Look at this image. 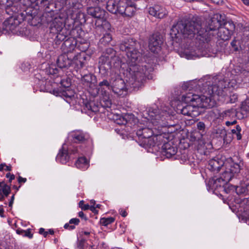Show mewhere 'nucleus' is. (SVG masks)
I'll use <instances>...</instances> for the list:
<instances>
[{
    "label": "nucleus",
    "mask_w": 249,
    "mask_h": 249,
    "mask_svg": "<svg viewBox=\"0 0 249 249\" xmlns=\"http://www.w3.org/2000/svg\"><path fill=\"white\" fill-rule=\"evenodd\" d=\"M72 64L74 65L78 69L84 67L85 65V56L84 53H79L72 56Z\"/></svg>",
    "instance_id": "aec40b11"
},
{
    "label": "nucleus",
    "mask_w": 249,
    "mask_h": 249,
    "mask_svg": "<svg viewBox=\"0 0 249 249\" xmlns=\"http://www.w3.org/2000/svg\"><path fill=\"white\" fill-rule=\"evenodd\" d=\"M79 155V152L77 148H69L67 150L65 149V144L62 146V148L59 150L56 160L57 161L63 164L66 163L70 159H74Z\"/></svg>",
    "instance_id": "0eeeda50"
},
{
    "label": "nucleus",
    "mask_w": 249,
    "mask_h": 249,
    "mask_svg": "<svg viewBox=\"0 0 249 249\" xmlns=\"http://www.w3.org/2000/svg\"><path fill=\"white\" fill-rule=\"evenodd\" d=\"M85 242V241L84 240L79 241L78 243V248L79 249H83Z\"/></svg>",
    "instance_id": "13d9d810"
},
{
    "label": "nucleus",
    "mask_w": 249,
    "mask_h": 249,
    "mask_svg": "<svg viewBox=\"0 0 249 249\" xmlns=\"http://www.w3.org/2000/svg\"><path fill=\"white\" fill-rule=\"evenodd\" d=\"M241 109L247 112H249V99H246L242 104Z\"/></svg>",
    "instance_id": "37998d69"
},
{
    "label": "nucleus",
    "mask_w": 249,
    "mask_h": 249,
    "mask_svg": "<svg viewBox=\"0 0 249 249\" xmlns=\"http://www.w3.org/2000/svg\"><path fill=\"white\" fill-rule=\"evenodd\" d=\"M115 132L119 135H120V136L122 137V139L124 138V128L123 127H118L115 129Z\"/></svg>",
    "instance_id": "49530a36"
},
{
    "label": "nucleus",
    "mask_w": 249,
    "mask_h": 249,
    "mask_svg": "<svg viewBox=\"0 0 249 249\" xmlns=\"http://www.w3.org/2000/svg\"><path fill=\"white\" fill-rule=\"evenodd\" d=\"M138 44L136 40L129 37L125 41V53L127 62L129 65V71L126 74V84L132 88H139L146 78L149 79V74L153 71V68L146 65V62L139 63L142 59V54L136 49Z\"/></svg>",
    "instance_id": "7ed1b4c3"
},
{
    "label": "nucleus",
    "mask_w": 249,
    "mask_h": 249,
    "mask_svg": "<svg viewBox=\"0 0 249 249\" xmlns=\"http://www.w3.org/2000/svg\"><path fill=\"white\" fill-rule=\"evenodd\" d=\"M69 223H66L64 225V228L65 229H68L69 230H72L75 229V227L74 225H70Z\"/></svg>",
    "instance_id": "6e6d98bb"
},
{
    "label": "nucleus",
    "mask_w": 249,
    "mask_h": 249,
    "mask_svg": "<svg viewBox=\"0 0 249 249\" xmlns=\"http://www.w3.org/2000/svg\"><path fill=\"white\" fill-rule=\"evenodd\" d=\"M162 42V38L159 35L153 34L149 38L148 45L149 50L154 53H158L160 49Z\"/></svg>",
    "instance_id": "9d476101"
},
{
    "label": "nucleus",
    "mask_w": 249,
    "mask_h": 249,
    "mask_svg": "<svg viewBox=\"0 0 249 249\" xmlns=\"http://www.w3.org/2000/svg\"><path fill=\"white\" fill-rule=\"evenodd\" d=\"M234 175L229 169H227L221 175L220 177L223 180L225 183L230 181L231 178L234 177Z\"/></svg>",
    "instance_id": "7c9ffc66"
},
{
    "label": "nucleus",
    "mask_w": 249,
    "mask_h": 249,
    "mask_svg": "<svg viewBox=\"0 0 249 249\" xmlns=\"http://www.w3.org/2000/svg\"><path fill=\"white\" fill-rule=\"evenodd\" d=\"M62 95L67 102H68V99H71L74 96V92L70 89H67L63 91Z\"/></svg>",
    "instance_id": "e433bc0d"
},
{
    "label": "nucleus",
    "mask_w": 249,
    "mask_h": 249,
    "mask_svg": "<svg viewBox=\"0 0 249 249\" xmlns=\"http://www.w3.org/2000/svg\"><path fill=\"white\" fill-rule=\"evenodd\" d=\"M136 134L139 140L143 139L144 144L148 143L151 145V143H150V141L152 140L155 143L153 146L155 145H159L161 142H162L164 140V136L161 134L155 136L151 138V137L153 134V131L151 129L148 127L142 128L139 129L137 131Z\"/></svg>",
    "instance_id": "39448f33"
},
{
    "label": "nucleus",
    "mask_w": 249,
    "mask_h": 249,
    "mask_svg": "<svg viewBox=\"0 0 249 249\" xmlns=\"http://www.w3.org/2000/svg\"><path fill=\"white\" fill-rule=\"evenodd\" d=\"M107 10L110 12L114 14L117 13L118 9L116 5V1L114 0H108L106 2Z\"/></svg>",
    "instance_id": "cd10ccee"
},
{
    "label": "nucleus",
    "mask_w": 249,
    "mask_h": 249,
    "mask_svg": "<svg viewBox=\"0 0 249 249\" xmlns=\"http://www.w3.org/2000/svg\"><path fill=\"white\" fill-rule=\"evenodd\" d=\"M33 3H36L37 5L45 6L49 4V1L48 0H34Z\"/></svg>",
    "instance_id": "c03bdc74"
},
{
    "label": "nucleus",
    "mask_w": 249,
    "mask_h": 249,
    "mask_svg": "<svg viewBox=\"0 0 249 249\" xmlns=\"http://www.w3.org/2000/svg\"><path fill=\"white\" fill-rule=\"evenodd\" d=\"M230 102L231 103H234L237 100L238 98V96L236 94L232 93L230 94Z\"/></svg>",
    "instance_id": "de8ad7c7"
},
{
    "label": "nucleus",
    "mask_w": 249,
    "mask_h": 249,
    "mask_svg": "<svg viewBox=\"0 0 249 249\" xmlns=\"http://www.w3.org/2000/svg\"><path fill=\"white\" fill-rule=\"evenodd\" d=\"M236 121L234 120L233 121H232V122H230V121H227L225 123L226 125L228 126L231 125H233V124H235L236 123Z\"/></svg>",
    "instance_id": "0e129e2a"
},
{
    "label": "nucleus",
    "mask_w": 249,
    "mask_h": 249,
    "mask_svg": "<svg viewBox=\"0 0 249 249\" xmlns=\"http://www.w3.org/2000/svg\"><path fill=\"white\" fill-rule=\"evenodd\" d=\"M241 131V128L239 125H236V128L231 130L232 133L236 135V138L238 140H240L242 138L241 134H240Z\"/></svg>",
    "instance_id": "ea45409f"
},
{
    "label": "nucleus",
    "mask_w": 249,
    "mask_h": 249,
    "mask_svg": "<svg viewBox=\"0 0 249 249\" xmlns=\"http://www.w3.org/2000/svg\"><path fill=\"white\" fill-rule=\"evenodd\" d=\"M117 63L119 64V60L118 57L116 56L115 51L112 48H108L99 58V67L100 69L108 70L113 66H117Z\"/></svg>",
    "instance_id": "20e7f679"
},
{
    "label": "nucleus",
    "mask_w": 249,
    "mask_h": 249,
    "mask_svg": "<svg viewBox=\"0 0 249 249\" xmlns=\"http://www.w3.org/2000/svg\"><path fill=\"white\" fill-rule=\"evenodd\" d=\"M122 119H123V121H122L121 119L116 120V124L119 125V127H123L122 125L123 124V121L124 120V117H123Z\"/></svg>",
    "instance_id": "052dcab7"
},
{
    "label": "nucleus",
    "mask_w": 249,
    "mask_h": 249,
    "mask_svg": "<svg viewBox=\"0 0 249 249\" xmlns=\"http://www.w3.org/2000/svg\"><path fill=\"white\" fill-rule=\"evenodd\" d=\"M39 233L42 234L44 237H46L48 234V232L45 231V229L42 228L39 229Z\"/></svg>",
    "instance_id": "5fc2aeb1"
},
{
    "label": "nucleus",
    "mask_w": 249,
    "mask_h": 249,
    "mask_svg": "<svg viewBox=\"0 0 249 249\" xmlns=\"http://www.w3.org/2000/svg\"><path fill=\"white\" fill-rule=\"evenodd\" d=\"M229 85L230 82L228 79L219 80L216 84L213 85L208 88L209 96L204 95L200 96L190 92L183 94L181 100L190 104L181 108H178L177 112L192 117L199 116L201 112L200 108H211L214 106V102L212 99V95L221 97L228 95L230 92Z\"/></svg>",
    "instance_id": "f03ea898"
},
{
    "label": "nucleus",
    "mask_w": 249,
    "mask_h": 249,
    "mask_svg": "<svg viewBox=\"0 0 249 249\" xmlns=\"http://www.w3.org/2000/svg\"><path fill=\"white\" fill-rule=\"evenodd\" d=\"M64 19L60 17L55 18L50 25V30L52 33L58 32L64 27Z\"/></svg>",
    "instance_id": "f3484780"
},
{
    "label": "nucleus",
    "mask_w": 249,
    "mask_h": 249,
    "mask_svg": "<svg viewBox=\"0 0 249 249\" xmlns=\"http://www.w3.org/2000/svg\"><path fill=\"white\" fill-rule=\"evenodd\" d=\"M205 127L204 123L202 122H199L197 124V128L199 130H204Z\"/></svg>",
    "instance_id": "603ef678"
},
{
    "label": "nucleus",
    "mask_w": 249,
    "mask_h": 249,
    "mask_svg": "<svg viewBox=\"0 0 249 249\" xmlns=\"http://www.w3.org/2000/svg\"><path fill=\"white\" fill-rule=\"evenodd\" d=\"M209 184L213 189H218L219 188L223 186L226 183L224 182L223 180L221 177L217 178H213L209 181Z\"/></svg>",
    "instance_id": "b1692460"
},
{
    "label": "nucleus",
    "mask_w": 249,
    "mask_h": 249,
    "mask_svg": "<svg viewBox=\"0 0 249 249\" xmlns=\"http://www.w3.org/2000/svg\"><path fill=\"white\" fill-rule=\"evenodd\" d=\"M136 122H137V119L133 114L125 113V124H127L132 125L135 124Z\"/></svg>",
    "instance_id": "72a5a7b5"
},
{
    "label": "nucleus",
    "mask_w": 249,
    "mask_h": 249,
    "mask_svg": "<svg viewBox=\"0 0 249 249\" xmlns=\"http://www.w3.org/2000/svg\"><path fill=\"white\" fill-rule=\"evenodd\" d=\"M0 192H2L5 196H7L11 192V188L4 182H0Z\"/></svg>",
    "instance_id": "2f4dec72"
},
{
    "label": "nucleus",
    "mask_w": 249,
    "mask_h": 249,
    "mask_svg": "<svg viewBox=\"0 0 249 249\" xmlns=\"http://www.w3.org/2000/svg\"><path fill=\"white\" fill-rule=\"evenodd\" d=\"M228 188L230 190L235 191L238 195H249V183L240 186L231 185Z\"/></svg>",
    "instance_id": "6ab92c4d"
},
{
    "label": "nucleus",
    "mask_w": 249,
    "mask_h": 249,
    "mask_svg": "<svg viewBox=\"0 0 249 249\" xmlns=\"http://www.w3.org/2000/svg\"><path fill=\"white\" fill-rule=\"evenodd\" d=\"M99 86L101 87L103 86H105L109 89L110 87V83L107 80H104L103 81L99 83Z\"/></svg>",
    "instance_id": "09e8293b"
},
{
    "label": "nucleus",
    "mask_w": 249,
    "mask_h": 249,
    "mask_svg": "<svg viewBox=\"0 0 249 249\" xmlns=\"http://www.w3.org/2000/svg\"><path fill=\"white\" fill-rule=\"evenodd\" d=\"M243 165V163L241 161H240L239 163L233 162L231 164L230 168H229V169L234 175L240 172Z\"/></svg>",
    "instance_id": "c756f323"
},
{
    "label": "nucleus",
    "mask_w": 249,
    "mask_h": 249,
    "mask_svg": "<svg viewBox=\"0 0 249 249\" xmlns=\"http://www.w3.org/2000/svg\"><path fill=\"white\" fill-rule=\"evenodd\" d=\"M220 17L218 14L214 15L206 28L198 18H193L188 21H179L172 26L170 34L172 38L182 36L184 38H194L200 43H208L213 36L210 31L219 30L221 27V22L218 19Z\"/></svg>",
    "instance_id": "f257e3e1"
},
{
    "label": "nucleus",
    "mask_w": 249,
    "mask_h": 249,
    "mask_svg": "<svg viewBox=\"0 0 249 249\" xmlns=\"http://www.w3.org/2000/svg\"><path fill=\"white\" fill-rule=\"evenodd\" d=\"M185 54L186 55V58L187 59H194L197 57H198V55H196L195 53H188L187 51L185 52Z\"/></svg>",
    "instance_id": "3c124183"
},
{
    "label": "nucleus",
    "mask_w": 249,
    "mask_h": 249,
    "mask_svg": "<svg viewBox=\"0 0 249 249\" xmlns=\"http://www.w3.org/2000/svg\"><path fill=\"white\" fill-rule=\"evenodd\" d=\"M87 13L91 17L97 18H104L105 11L99 7H89L87 8Z\"/></svg>",
    "instance_id": "a211bd4d"
},
{
    "label": "nucleus",
    "mask_w": 249,
    "mask_h": 249,
    "mask_svg": "<svg viewBox=\"0 0 249 249\" xmlns=\"http://www.w3.org/2000/svg\"><path fill=\"white\" fill-rule=\"evenodd\" d=\"M241 42L239 37H235L231 43V49L234 52L240 50L241 49Z\"/></svg>",
    "instance_id": "c85d7f7f"
},
{
    "label": "nucleus",
    "mask_w": 249,
    "mask_h": 249,
    "mask_svg": "<svg viewBox=\"0 0 249 249\" xmlns=\"http://www.w3.org/2000/svg\"><path fill=\"white\" fill-rule=\"evenodd\" d=\"M75 165L77 168L86 170L89 166V162L85 157H80L76 161Z\"/></svg>",
    "instance_id": "393cba45"
},
{
    "label": "nucleus",
    "mask_w": 249,
    "mask_h": 249,
    "mask_svg": "<svg viewBox=\"0 0 249 249\" xmlns=\"http://www.w3.org/2000/svg\"><path fill=\"white\" fill-rule=\"evenodd\" d=\"M105 105H104L105 107H109L111 106V102L109 100H107L105 101Z\"/></svg>",
    "instance_id": "338daca9"
},
{
    "label": "nucleus",
    "mask_w": 249,
    "mask_h": 249,
    "mask_svg": "<svg viewBox=\"0 0 249 249\" xmlns=\"http://www.w3.org/2000/svg\"><path fill=\"white\" fill-rule=\"evenodd\" d=\"M19 24V22L17 19L13 17H10L3 23V30L6 32H12Z\"/></svg>",
    "instance_id": "dca6fc26"
},
{
    "label": "nucleus",
    "mask_w": 249,
    "mask_h": 249,
    "mask_svg": "<svg viewBox=\"0 0 249 249\" xmlns=\"http://www.w3.org/2000/svg\"><path fill=\"white\" fill-rule=\"evenodd\" d=\"M136 10L135 6V4L131 2H126L125 3V17H132Z\"/></svg>",
    "instance_id": "a878e982"
},
{
    "label": "nucleus",
    "mask_w": 249,
    "mask_h": 249,
    "mask_svg": "<svg viewBox=\"0 0 249 249\" xmlns=\"http://www.w3.org/2000/svg\"><path fill=\"white\" fill-rule=\"evenodd\" d=\"M61 85L65 88H68L70 86V83L66 82H65L64 80H61Z\"/></svg>",
    "instance_id": "680f3d73"
},
{
    "label": "nucleus",
    "mask_w": 249,
    "mask_h": 249,
    "mask_svg": "<svg viewBox=\"0 0 249 249\" xmlns=\"http://www.w3.org/2000/svg\"><path fill=\"white\" fill-rule=\"evenodd\" d=\"M234 29L235 25L233 24L226 23L224 26L219 29L217 36L221 40H227L231 37Z\"/></svg>",
    "instance_id": "6e6552de"
},
{
    "label": "nucleus",
    "mask_w": 249,
    "mask_h": 249,
    "mask_svg": "<svg viewBox=\"0 0 249 249\" xmlns=\"http://www.w3.org/2000/svg\"><path fill=\"white\" fill-rule=\"evenodd\" d=\"M239 211L242 213L245 216H249V197L241 201Z\"/></svg>",
    "instance_id": "5701e85b"
},
{
    "label": "nucleus",
    "mask_w": 249,
    "mask_h": 249,
    "mask_svg": "<svg viewBox=\"0 0 249 249\" xmlns=\"http://www.w3.org/2000/svg\"><path fill=\"white\" fill-rule=\"evenodd\" d=\"M72 64V56L66 53L59 55L57 59V65L60 68L67 67Z\"/></svg>",
    "instance_id": "4468645a"
},
{
    "label": "nucleus",
    "mask_w": 249,
    "mask_h": 249,
    "mask_svg": "<svg viewBox=\"0 0 249 249\" xmlns=\"http://www.w3.org/2000/svg\"><path fill=\"white\" fill-rule=\"evenodd\" d=\"M71 136L74 142H84L89 139L88 135L81 131H74Z\"/></svg>",
    "instance_id": "412c9836"
},
{
    "label": "nucleus",
    "mask_w": 249,
    "mask_h": 249,
    "mask_svg": "<svg viewBox=\"0 0 249 249\" xmlns=\"http://www.w3.org/2000/svg\"><path fill=\"white\" fill-rule=\"evenodd\" d=\"M120 73L123 75H118L113 82V91L118 95H121L124 89V81L123 77L124 76V71L123 69L120 71Z\"/></svg>",
    "instance_id": "9b49d317"
},
{
    "label": "nucleus",
    "mask_w": 249,
    "mask_h": 249,
    "mask_svg": "<svg viewBox=\"0 0 249 249\" xmlns=\"http://www.w3.org/2000/svg\"><path fill=\"white\" fill-rule=\"evenodd\" d=\"M224 164V162L222 160L215 157L209 160L208 168L213 172H218Z\"/></svg>",
    "instance_id": "2eb2a0df"
},
{
    "label": "nucleus",
    "mask_w": 249,
    "mask_h": 249,
    "mask_svg": "<svg viewBox=\"0 0 249 249\" xmlns=\"http://www.w3.org/2000/svg\"><path fill=\"white\" fill-rule=\"evenodd\" d=\"M58 72V69L54 65H51L46 69V72L48 74L53 75L56 74Z\"/></svg>",
    "instance_id": "58836bf2"
},
{
    "label": "nucleus",
    "mask_w": 249,
    "mask_h": 249,
    "mask_svg": "<svg viewBox=\"0 0 249 249\" xmlns=\"http://www.w3.org/2000/svg\"><path fill=\"white\" fill-rule=\"evenodd\" d=\"M234 114L233 109H230L225 110L219 113L218 118L219 119H228Z\"/></svg>",
    "instance_id": "f704fd0d"
},
{
    "label": "nucleus",
    "mask_w": 249,
    "mask_h": 249,
    "mask_svg": "<svg viewBox=\"0 0 249 249\" xmlns=\"http://www.w3.org/2000/svg\"><path fill=\"white\" fill-rule=\"evenodd\" d=\"M82 81L84 83H89L92 81V75L90 74H85L82 77Z\"/></svg>",
    "instance_id": "79ce46f5"
},
{
    "label": "nucleus",
    "mask_w": 249,
    "mask_h": 249,
    "mask_svg": "<svg viewBox=\"0 0 249 249\" xmlns=\"http://www.w3.org/2000/svg\"><path fill=\"white\" fill-rule=\"evenodd\" d=\"M79 205L80 207L83 210H87L89 208V205L88 204H84L83 200L79 202Z\"/></svg>",
    "instance_id": "8fccbe9b"
},
{
    "label": "nucleus",
    "mask_w": 249,
    "mask_h": 249,
    "mask_svg": "<svg viewBox=\"0 0 249 249\" xmlns=\"http://www.w3.org/2000/svg\"><path fill=\"white\" fill-rule=\"evenodd\" d=\"M78 216L81 217V218H84V219H86V217L85 215V214L82 211L81 212H79L78 213Z\"/></svg>",
    "instance_id": "774afa93"
},
{
    "label": "nucleus",
    "mask_w": 249,
    "mask_h": 249,
    "mask_svg": "<svg viewBox=\"0 0 249 249\" xmlns=\"http://www.w3.org/2000/svg\"><path fill=\"white\" fill-rule=\"evenodd\" d=\"M80 222V220L78 218H72L69 221V224H74L75 225H78Z\"/></svg>",
    "instance_id": "4d7b16f0"
},
{
    "label": "nucleus",
    "mask_w": 249,
    "mask_h": 249,
    "mask_svg": "<svg viewBox=\"0 0 249 249\" xmlns=\"http://www.w3.org/2000/svg\"><path fill=\"white\" fill-rule=\"evenodd\" d=\"M27 179L26 178H23L20 176H19L18 178V181L19 183H25Z\"/></svg>",
    "instance_id": "69168bd1"
},
{
    "label": "nucleus",
    "mask_w": 249,
    "mask_h": 249,
    "mask_svg": "<svg viewBox=\"0 0 249 249\" xmlns=\"http://www.w3.org/2000/svg\"><path fill=\"white\" fill-rule=\"evenodd\" d=\"M33 3H36L37 5L45 6L49 4V1L48 0H34Z\"/></svg>",
    "instance_id": "a18cd8bd"
},
{
    "label": "nucleus",
    "mask_w": 249,
    "mask_h": 249,
    "mask_svg": "<svg viewBox=\"0 0 249 249\" xmlns=\"http://www.w3.org/2000/svg\"><path fill=\"white\" fill-rule=\"evenodd\" d=\"M85 107L89 110H91L93 112H97L99 111V106L96 105L93 102H87L85 103Z\"/></svg>",
    "instance_id": "473e14b6"
},
{
    "label": "nucleus",
    "mask_w": 249,
    "mask_h": 249,
    "mask_svg": "<svg viewBox=\"0 0 249 249\" xmlns=\"http://www.w3.org/2000/svg\"><path fill=\"white\" fill-rule=\"evenodd\" d=\"M114 219L112 217H109L107 218H103L101 219L100 222L104 226H107V225L113 222Z\"/></svg>",
    "instance_id": "a19ab883"
},
{
    "label": "nucleus",
    "mask_w": 249,
    "mask_h": 249,
    "mask_svg": "<svg viewBox=\"0 0 249 249\" xmlns=\"http://www.w3.org/2000/svg\"><path fill=\"white\" fill-rule=\"evenodd\" d=\"M148 119L150 120L151 123L155 126H157L158 128L166 127L169 125L166 121V117L168 116L165 112H160L158 109H152L149 110Z\"/></svg>",
    "instance_id": "423d86ee"
},
{
    "label": "nucleus",
    "mask_w": 249,
    "mask_h": 249,
    "mask_svg": "<svg viewBox=\"0 0 249 249\" xmlns=\"http://www.w3.org/2000/svg\"><path fill=\"white\" fill-rule=\"evenodd\" d=\"M112 40V36L109 33H107L100 39V43L104 46L108 44Z\"/></svg>",
    "instance_id": "c9c22d12"
},
{
    "label": "nucleus",
    "mask_w": 249,
    "mask_h": 249,
    "mask_svg": "<svg viewBox=\"0 0 249 249\" xmlns=\"http://www.w3.org/2000/svg\"><path fill=\"white\" fill-rule=\"evenodd\" d=\"M75 15H76V16L75 17L74 16V14L71 16V19L72 20H74L75 19H76L77 18V15H78L79 16H81V15H82L83 16V14L82 13H81L79 11H77L76 13H75Z\"/></svg>",
    "instance_id": "e2e57ef3"
},
{
    "label": "nucleus",
    "mask_w": 249,
    "mask_h": 249,
    "mask_svg": "<svg viewBox=\"0 0 249 249\" xmlns=\"http://www.w3.org/2000/svg\"><path fill=\"white\" fill-rule=\"evenodd\" d=\"M117 8L118 9L117 13L123 15L124 14V0H120L117 2Z\"/></svg>",
    "instance_id": "4c0bfd02"
},
{
    "label": "nucleus",
    "mask_w": 249,
    "mask_h": 249,
    "mask_svg": "<svg viewBox=\"0 0 249 249\" xmlns=\"http://www.w3.org/2000/svg\"><path fill=\"white\" fill-rule=\"evenodd\" d=\"M6 178H9V182H11L12 180L15 178V176L13 174H11L10 173H8L6 175Z\"/></svg>",
    "instance_id": "bf43d9fd"
},
{
    "label": "nucleus",
    "mask_w": 249,
    "mask_h": 249,
    "mask_svg": "<svg viewBox=\"0 0 249 249\" xmlns=\"http://www.w3.org/2000/svg\"><path fill=\"white\" fill-rule=\"evenodd\" d=\"M77 44L76 39L72 37H70L66 39L61 46V49L64 53L70 54L74 51Z\"/></svg>",
    "instance_id": "f8f14e48"
},
{
    "label": "nucleus",
    "mask_w": 249,
    "mask_h": 249,
    "mask_svg": "<svg viewBox=\"0 0 249 249\" xmlns=\"http://www.w3.org/2000/svg\"><path fill=\"white\" fill-rule=\"evenodd\" d=\"M23 236L28 237L30 239L33 237V234L31 233L30 229H28L24 231V234H23Z\"/></svg>",
    "instance_id": "864d4df0"
},
{
    "label": "nucleus",
    "mask_w": 249,
    "mask_h": 249,
    "mask_svg": "<svg viewBox=\"0 0 249 249\" xmlns=\"http://www.w3.org/2000/svg\"><path fill=\"white\" fill-rule=\"evenodd\" d=\"M148 12L150 15L159 18H164L168 13L166 9L160 5H155L153 7H150Z\"/></svg>",
    "instance_id": "ddd939ff"
},
{
    "label": "nucleus",
    "mask_w": 249,
    "mask_h": 249,
    "mask_svg": "<svg viewBox=\"0 0 249 249\" xmlns=\"http://www.w3.org/2000/svg\"><path fill=\"white\" fill-rule=\"evenodd\" d=\"M56 34L55 41L56 44H59L61 41H64L70 34V31L66 28L61 30L58 32L53 33Z\"/></svg>",
    "instance_id": "4be33fe9"
},
{
    "label": "nucleus",
    "mask_w": 249,
    "mask_h": 249,
    "mask_svg": "<svg viewBox=\"0 0 249 249\" xmlns=\"http://www.w3.org/2000/svg\"><path fill=\"white\" fill-rule=\"evenodd\" d=\"M31 6L32 5L29 6H24V8H22L23 10L26 12L27 16L30 17L29 18V19H30L31 18H34L37 16L38 14L37 10L36 9H33Z\"/></svg>",
    "instance_id": "bb28decb"
},
{
    "label": "nucleus",
    "mask_w": 249,
    "mask_h": 249,
    "mask_svg": "<svg viewBox=\"0 0 249 249\" xmlns=\"http://www.w3.org/2000/svg\"><path fill=\"white\" fill-rule=\"evenodd\" d=\"M162 142L164 143L161 146L160 151L161 154L167 158H170L175 156L178 151L177 146L173 145L171 142H166L164 139L160 144Z\"/></svg>",
    "instance_id": "1a4fd4ad"
}]
</instances>
